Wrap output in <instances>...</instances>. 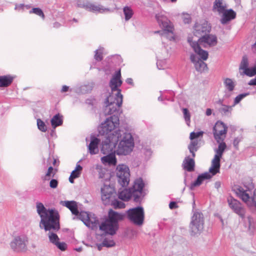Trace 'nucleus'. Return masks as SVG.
I'll return each instance as SVG.
<instances>
[{
	"instance_id": "obj_1",
	"label": "nucleus",
	"mask_w": 256,
	"mask_h": 256,
	"mask_svg": "<svg viewBox=\"0 0 256 256\" xmlns=\"http://www.w3.org/2000/svg\"><path fill=\"white\" fill-rule=\"evenodd\" d=\"M36 212L40 218V228L48 231L50 242L54 244L59 238L56 232L60 229V216L58 212L54 208H46L40 202L36 203Z\"/></svg>"
},
{
	"instance_id": "obj_2",
	"label": "nucleus",
	"mask_w": 256,
	"mask_h": 256,
	"mask_svg": "<svg viewBox=\"0 0 256 256\" xmlns=\"http://www.w3.org/2000/svg\"><path fill=\"white\" fill-rule=\"evenodd\" d=\"M119 118L116 114H113L106 119L104 123L98 127V132L101 136H105L102 140L101 152L104 154L116 152L115 148L120 137V134L116 132L114 129L119 126Z\"/></svg>"
},
{
	"instance_id": "obj_3",
	"label": "nucleus",
	"mask_w": 256,
	"mask_h": 256,
	"mask_svg": "<svg viewBox=\"0 0 256 256\" xmlns=\"http://www.w3.org/2000/svg\"><path fill=\"white\" fill-rule=\"evenodd\" d=\"M120 76V70L116 72L110 82L112 90V92L117 91V92L114 96L113 95H110L106 99V106L105 112L108 114H112L118 110L122 103V95L120 94V90L118 88V87L120 86L122 84Z\"/></svg>"
},
{
	"instance_id": "obj_4",
	"label": "nucleus",
	"mask_w": 256,
	"mask_h": 256,
	"mask_svg": "<svg viewBox=\"0 0 256 256\" xmlns=\"http://www.w3.org/2000/svg\"><path fill=\"white\" fill-rule=\"evenodd\" d=\"M217 142L219 144L218 148L215 150L216 154L212 160V166L209 169V172H206L200 174L196 180L190 184V190H192L195 186L201 184L204 180L210 179L213 176L220 172V158L226 148V145L224 141Z\"/></svg>"
},
{
	"instance_id": "obj_5",
	"label": "nucleus",
	"mask_w": 256,
	"mask_h": 256,
	"mask_svg": "<svg viewBox=\"0 0 256 256\" xmlns=\"http://www.w3.org/2000/svg\"><path fill=\"white\" fill-rule=\"evenodd\" d=\"M188 42L193 48L194 52L198 55L192 54L190 56L191 62L194 64L196 70L198 72H202L208 68L207 64L204 62L206 60L208 56V52L202 50L196 41H193L192 38H188Z\"/></svg>"
},
{
	"instance_id": "obj_6",
	"label": "nucleus",
	"mask_w": 256,
	"mask_h": 256,
	"mask_svg": "<svg viewBox=\"0 0 256 256\" xmlns=\"http://www.w3.org/2000/svg\"><path fill=\"white\" fill-rule=\"evenodd\" d=\"M144 186V184L142 178L136 179L132 188L129 189H124L119 192L118 198L122 200L128 201L133 196L134 201L138 202Z\"/></svg>"
},
{
	"instance_id": "obj_7",
	"label": "nucleus",
	"mask_w": 256,
	"mask_h": 256,
	"mask_svg": "<svg viewBox=\"0 0 256 256\" xmlns=\"http://www.w3.org/2000/svg\"><path fill=\"white\" fill-rule=\"evenodd\" d=\"M116 132L120 134L118 140L120 143L116 150L118 155H127L132 150L134 146V140L130 133L124 132L120 130H116Z\"/></svg>"
},
{
	"instance_id": "obj_8",
	"label": "nucleus",
	"mask_w": 256,
	"mask_h": 256,
	"mask_svg": "<svg viewBox=\"0 0 256 256\" xmlns=\"http://www.w3.org/2000/svg\"><path fill=\"white\" fill-rule=\"evenodd\" d=\"M156 19L162 28V30L155 31V34H159L162 38L172 40H174V27L168 18L160 14L156 16Z\"/></svg>"
},
{
	"instance_id": "obj_9",
	"label": "nucleus",
	"mask_w": 256,
	"mask_h": 256,
	"mask_svg": "<svg viewBox=\"0 0 256 256\" xmlns=\"http://www.w3.org/2000/svg\"><path fill=\"white\" fill-rule=\"evenodd\" d=\"M28 238L24 234L16 236L10 242L11 249L15 252H24L28 250Z\"/></svg>"
},
{
	"instance_id": "obj_10",
	"label": "nucleus",
	"mask_w": 256,
	"mask_h": 256,
	"mask_svg": "<svg viewBox=\"0 0 256 256\" xmlns=\"http://www.w3.org/2000/svg\"><path fill=\"white\" fill-rule=\"evenodd\" d=\"M102 193V200L104 204H110L114 208H123L125 207V204L118 200H110L113 194L112 189L107 186H105L104 188H101Z\"/></svg>"
},
{
	"instance_id": "obj_11",
	"label": "nucleus",
	"mask_w": 256,
	"mask_h": 256,
	"mask_svg": "<svg viewBox=\"0 0 256 256\" xmlns=\"http://www.w3.org/2000/svg\"><path fill=\"white\" fill-rule=\"evenodd\" d=\"M126 216L130 222L134 224L141 226L144 224V213L142 206H137L130 208L126 211Z\"/></svg>"
},
{
	"instance_id": "obj_12",
	"label": "nucleus",
	"mask_w": 256,
	"mask_h": 256,
	"mask_svg": "<svg viewBox=\"0 0 256 256\" xmlns=\"http://www.w3.org/2000/svg\"><path fill=\"white\" fill-rule=\"evenodd\" d=\"M204 216L202 213L196 212L192 217L190 224L191 236H194L200 234L204 228Z\"/></svg>"
},
{
	"instance_id": "obj_13",
	"label": "nucleus",
	"mask_w": 256,
	"mask_h": 256,
	"mask_svg": "<svg viewBox=\"0 0 256 256\" xmlns=\"http://www.w3.org/2000/svg\"><path fill=\"white\" fill-rule=\"evenodd\" d=\"M237 196L248 206L256 207V188L253 192V194L249 190H244L242 187L236 190Z\"/></svg>"
},
{
	"instance_id": "obj_14",
	"label": "nucleus",
	"mask_w": 256,
	"mask_h": 256,
	"mask_svg": "<svg viewBox=\"0 0 256 256\" xmlns=\"http://www.w3.org/2000/svg\"><path fill=\"white\" fill-rule=\"evenodd\" d=\"M118 182L122 187L128 185L130 182V172L129 168L125 164H119L116 168Z\"/></svg>"
},
{
	"instance_id": "obj_15",
	"label": "nucleus",
	"mask_w": 256,
	"mask_h": 256,
	"mask_svg": "<svg viewBox=\"0 0 256 256\" xmlns=\"http://www.w3.org/2000/svg\"><path fill=\"white\" fill-rule=\"evenodd\" d=\"M194 28V34L200 38L210 32L211 26L208 24L207 21L202 20L200 22H196Z\"/></svg>"
},
{
	"instance_id": "obj_16",
	"label": "nucleus",
	"mask_w": 256,
	"mask_h": 256,
	"mask_svg": "<svg viewBox=\"0 0 256 256\" xmlns=\"http://www.w3.org/2000/svg\"><path fill=\"white\" fill-rule=\"evenodd\" d=\"M229 207L236 214L243 218L245 215V209L242 204L232 197H229L227 199Z\"/></svg>"
},
{
	"instance_id": "obj_17",
	"label": "nucleus",
	"mask_w": 256,
	"mask_h": 256,
	"mask_svg": "<svg viewBox=\"0 0 256 256\" xmlns=\"http://www.w3.org/2000/svg\"><path fill=\"white\" fill-rule=\"evenodd\" d=\"M100 230L104 232L106 234L113 236L116 234L118 229V226L106 220L100 226Z\"/></svg>"
},
{
	"instance_id": "obj_18",
	"label": "nucleus",
	"mask_w": 256,
	"mask_h": 256,
	"mask_svg": "<svg viewBox=\"0 0 256 256\" xmlns=\"http://www.w3.org/2000/svg\"><path fill=\"white\" fill-rule=\"evenodd\" d=\"M220 19V23L223 25L228 24L236 17V12L232 9L224 10L222 12Z\"/></svg>"
},
{
	"instance_id": "obj_19",
	"label": "nucleus",
	"mask_w": 256,
	"mask_h": 256,
	"mask_svg": "<svg viewBox=\"0 0 256 256\" xmlns=\"http://www.w3.org/2000/svg\"><path fill=\"white\" fill-rule=\"evenodd\" d=\"M198 44V42L202 43L204 42L210 46H214L216 45L218 40L217 37L215 35L206 34L204 36H202V37L200 38L198 40V42H196Z\"/></svg>"
},
{
	"instance_id": "obj_20",
	"label": "nucleus",
	"mask_w": 256,
	"mask_h": 256,
	"mask_svg": "<svg viewBox=\"0 0 256 256\" xmlns=\"http://www.w3.org/2000/svg\"><path fill=\"white\" fill-rule=\"evenodd\" d=\"M124 216V214L114 212L110 209L108 212V218L106 220L118 226V221L122 220Z\"/></svg>"
},
{
	"instance_id": "obj_21",
	"label": "nucleus",
	"mask_w": 256,
	"mask_h": 256,
	"mask_svg": "<svg viewBox=\"0 0 256 256\" xmlns=\"http://www.w3.org/2000/svg\"><path fill=\"white\" fill-rule=\"evenodd\" d=\"M60 204L68 208L73 214L78 216L79 211L78 210L77 202L76 201L62 200L60 202Z\"/></svg>"
},
{
	"instance_id": "obj_22",
	"label": "nucleus",
	"mask_w": 256,
	"mask_h": 256,
	"mask_svg": "<svg viewBox=\"0 0 256 256\" xmlns=\"http://www.w3.org/2000/svg\"><path fill=\"white\" fill-rule=\"evenodd\" d=\"M87 10L93 12L104 13L110 12V10L108 8H104L100 4L96 5L90 2Z\"/></svg>"
},
{
	"instance_id": "obj_23",
	"label": "nucleus",
	"mask_w": 256,
	"mask_h": 256,
	"mask_svg": "<svg viewBox=\"0 0 256 256\" xmlns=\"http://www.w3.org/2000/svg\"><path fill=\"white\" fill-rule=\"evenodd\" d=\"M100 142L99 138L95 137L92 138L88 146V152L90 154H96L98 152V145Z\"/></svg>"
},
{
	"instance_id": "obj_24",
	"label": "nucleus",
	"mask_w": 256,
	"mask_h": 256,
	"mask_svg": "<svg viewBox=\"0 0 256 256\" xmlns=\"http://www.w3.org/2000/svg\"><path fill=\"white\" fill-rule=\"evenodd\" d=\"M115 152L108 153L107 155L101 158L102 162L104 164H108L110 165H116V159L114 154Z\"/></svg>"
},
{
	"instance_id": "obj_25",
	"label": "nucleus",
	"mask_w": 256,
	"mask_h": 256,
	"mask_svg": "<svg viewBox=\"0 0 256 256\" xmlns=\"http://www.w3.org/2000/svg\"><path fill=\"white\" fill-rule=\"evenodd\" d=\"M183 166L184 169L187 171L192 172L194 170L195 166L194 160L193 158L186 156L183 162Z\"/></svg>"
},
{
	"instance_id": "obj_26",
	"label": "nucleus",
	"mask_w": 256,
	"mask_h": 256,
	"mask_svg": "<svg viewBox=\"0 0 256 256\" xmlns=\"http://www.w3.org/2000/svg\"><path fill=\"white\" fill-rule=\"evenodd\" d=\"M200 140H191V142L188 146V149L189 150L190 152L192 154V156L193 158L196 156L195 152H196L200 147Z\"/></svg>"
},
{
	"instance_id": "obj_27",
	"label": "nucleus",
	"mask_w": 256,
	"mask_h": 256,
	"mask_svg": "<svg viewBox=\"0 0 256 256\" xmlns=\"http://www.w3.org/2000/svg\"><path fill=\"white\" fill-rule=\"evenodd\" d=\"M227 130L224 128L223 130H213L214 137L216 142H223L224 140Z\"/></svg>"
},
{
	"instance_id": "obj_28",
	"label": "nucleus",
	"mask_w": 256,
	"mask_h": 256,
	"mask_svg": "<svg viewBox=\"0 0 256 256\" xmlns=\"http://www.w3.org/2000/svg\"><path fill=\"white\" fill-rule=\"evenodd\" d=\"M14 77L10 75L0 76V87H7L12 82Z\"/></svg>"
},
{
	"instance_id": "obj_29",
	"label": "nucleus",
	"mask_w": 256,
	"mask_h": 256,
	"mask_svg": "<svg viewBox=\"0 0 256 256\" xmlns=\"http://www.w3.org/2000/svg\"><path fill=\"white\" fill-rule=\"evenodd\" d=\"M100 222L98 220L96 217H89L86 226L92 230L97 229L98 227L100 228Z\"/></svg>"
},
{
	"instance_id": "obj_30",
	"label": "nucleus",
	"mask_w": 256,
	"mask_h": 256,
	"mask_svg": "<svg viewBox=\"0 0 256 256\" xmlns=\"http://www.w3.org/2000/svg\"><path fill=\"white\" fill-rule=\"evenodd\" d=\"M226 8V4L223 2V0H215L213 8L216 9L219 14H221Z\"/></svg>"
},
{
	"instance_id": "obj_31",
	"label": "nucleus",
	"mask_w": 256,
	"mask_h": 256,
	"mask_svg": "<svg viewBox=\"0 0 256 256\" xmlns=\"http://www.w3.org/2000/svg\"><path fill=\"white\" fill-rule=\"evenodd\" d=\"M62 124V120L60 114H56L51 120V124L54 128L61 126Z\"/></svg>"
},
{
	"instance_id": "obj_32",
	"label": "nucleus",
	"mask_w": 256,
	"mask_h": 256,
	"mask_svg": "<svg viewBox=\"0 0 256 256\" xmlns=\"http://www.w3.org/2000/svg\"><path fill=\"white\" fill-rule=\"evenodd\" d=\"M232 106H228L224 105L222 108H220L218 111L222 114V115L225 116H229L231 114L232 110Z\"/></svg>"
},
{
	"instance_id": "obj_33",
	"label": "nucleus",
	"mask_w": 256,
	"mask_h": 256,
	"mask_svg": "<svg viewBox=\"0 0 256 256\" xmlns=\"http://www.w3.org/2000/svg\"><path fill=\"white\" fill-rule=\"evenodd\" d=\"M224 85L225 87L228 89L229 91H232L235 86V84L232 80L229 78H226L224 80Z\"/></svg>"
},
{
	"instance_id": "obj_34",
	"label": "nucleus",
	"mask_w": 256,
	"mask_h": 256,
	"mask_svg": "<svg viewBox=\"0 0 256 256\" xmlns=\"http://www.w3.org/2000/svg\"><path fill=\"white\" fill-rule=\"evenodd\" d=\"M124 18L126 20H128L132 18L133 16L134 12L132 9L128 6H125L124 8Z\"/></svg>"
},
{
	"instance_id": "obj_35",
	"label": "nucleus",
	"mask_w": 256,
	"mask_h": 256,
	"mask_svg": "<svg viewBox=\"0 0 256 256\" xmlns=\"http://www.w3.org/2000/svg\"><path fill=\"white\" fill-rule=\"evenodd\" d=\"M77 216H78V218L81 220L85 225L86 224V222H88L90 217L88 214L85 212H79V214Z\"/></svg>"
},
{
	"instance_id": "obj_36",
	"label": "nucleus",
	"mask_w": 256,
	"mask_h": 256,
	"mask_svg": "<svg viewBox=\"0 0 256 256\" xmlns=\"http://www.w3.org/2000/svg\"><path fill=\"white\" fill-rule=\"evenodd\" d=\"M90 4V2L88 0H77L76 4L77 6L84 8L87 10Z\"/></svg>"
},
{
	"instance_id": "obj_37",
	"label": "nucleus",
	"mask_w": 256,
	"mask_h": 256,
	"mask_svg": "<svg viewBox=\"0 0 256 256\" xmlns=\"http://www.w3.org/2000/svg\"><path fill=\"white\" fill-rule=\"evenodd\" d=\"M224 128L228 130V127L224 122L218 121L213 127V130H223Z\"/></svg>"
},
{
	"instance_id": "obj_38",
	"label": "nucleus",
	"mask_w": 256,
	"mask_h": 256,
	"mask_svg": "<svg viewBox=\"0 0 256 256\" xmlns=\"http://www.w3.org/2000/svg\"><path fill=\"white\" fill-rule=\"evenodd\" d=\"M184 117L186 120V122L188 126H190V114L186 108H183L182 109Z\"/></svg>"
},
{
	"instance_id": "obj_39",
	"label": "nucleus",
	"mask_w": 256,
	"mask_h": 256,
	"mask_svg": "<svg viewBox=\"0 0 256 256\" xmlns=\"http://www.w3.org/2000/svg\"><path fill=\"white\" fill-rule=\"evenodd\" d=\"M103 50H104V48L100 47L98 50H96L94 52H95L94 58L96 60L100 62L102 60V58H103V56H102Z\"/></svg>"
},
{
	"instance_id": "obj_40",
	"label": "nucleus",
	"mask_w": 256,
	"mask_h": 256,
	"mask_svg": "<svg viewBox=\"0 0 256 256\" xmlns=\"http://www.w3.org/2000/svg\"><path fill=\"white\" fill-rule=\"evenodd\" d=\"M204 133V132L202 131L198 132H192L190 134V140H198L197 138H199L200 137H202Z\"/></svg>"
},
{
	"instance_id": "obj_41",
	"label": "nucleus",
	"mask_w": 256,
	"mask_h": 256,
	"mask_svg": "<svg viewBox=\"0 0 256 256\" xmlns=\"http://www.w3.org/2000/svg\"><path fill=\"white\" fill-rule=\"evenodd\" d=\"M30 13H34L42 17L43 19L44 18V14L42 12V10L38 8H33L32 10L30 11Z\"/></svg>"
},
{
	"instance_id": "obj_42",
	"label": "nucleus",
	"mask_w": 256,
	"mask_h": 256,
	"mask_svg": "<svg viewBox=\"0 0 256 256\" xmlns=\"http://www.w3.org/2000/svg\"><path fill=\"white\" fill-rule=\"evenodd\" d=\"M244 74L249 76H254L256 74V66L252 68H246L244 70Z\"/></svg>"
},
{
	"instance_id": "obj_43",
	"label": "nucleus",
	"mask_w": 256,
	"mask_h": 256,
	"mask_svg": "<svg viewBox=\"0 0 256 256\" xmlns=\"http://www.w3.org/2000/svg\"><path fill=\"white\" fill-rule=\"evenodd\" d=\"M37 126L38 128L42 132H45L46 131V126L45 123L42 120L40 119L37 120Z\"/></svg>"
},
{
	"instance_id": "obj_44",
	"label": "nucleus",
	"mask_w": 256,
	"mask_h": 256,
	"mask_svg": "<svg viewBox=\"0 0 256 256\" xmlns=\"http://www.w3.org/2000/svg\"><path fill=\"white\" fill-rule=\"evenodd\" d=\"M102 246L107 248H110L115 245V242L113 240L104 238L102 242Z\"/></svg>"
},
{
	"instance_id": "obj_45",
	"label": "nucleus",
	"mask_w": 256,
	"mask_h": 256,
	"mask_svg": "<svg viewBox=\"0 0 256 256\" xmlns=\"http://www.w3.org/2000/svg\"><path fill=\"white\" fill-rule=\"evenodd\" d=\"M248 95V93L242 94L236 96L234 100V104L232 106H234L235 105L238 104L242 98Z\"/></svg>"
},
{
	"instance_id": "obj_46",
	"label": "nucleus",
	"mask_w": 256,
	"mask_h": 256,
	"mask_svg": "<svg viewBox=\"0 0 256 256\" xmlns=\"http://www.w3.org/2000/svg\"><path fill=\"white\" fill-rule=\"evenodd\" d=\"M248 64L247 58L246 56H243L240 65V68L244 70L246 68H248Z\"/></svg>"
},
{
	"instance_id": "obj_47",
	"label": "nucleus",
	"mask_w": 256,
	"mask_h": 256,
	"mask_svg": "<svg viewBox=\"0 0 256 256\" xmlns=\"http://www.w3.org/2000/svg\"><path fill=\"white\" fill-rule=\"evenodd\" d=\"M56 247L62 251H64L66 249L67 245L64 242H60L58 241L56 243L54 244Z\"/></svg>"
},
{
	"instance_id": "obj_48",
	"label": "nucleus",
	"mask_w": 256,
	"mask_h": 256,
	"mask_svg": "<svg viewBox=\"0 0 256 256\" xmlns=\"http://www.w3.org/2000/svg\"><path fill=\"white\" fill-rule=\"evenodd\" d=\"M53 170V168L52 166H50L48 168V172L46 173L45 176L44 177V180H50V174Z\"/></svg>"
},
{
	"instance_id": "obj_49",
	"label": "nucleus",
	"mask_w": 256,
	"mask_h": 256,
	"mask_svg": "<svg viewBox=\"0 0 256 256\" xmlns=\"http://www.w3.org/2000/svg\"><path fill=\"white\" fill-rule=\"evenodd\" d=\"M242 140V137H236V138L233 142V144L236 149H238V144Z\"/></svg>"
},
{
	"instance_id": "obj_50",
	"label": "nucleus",
	"mask_w": 256,
	"mask_h": 256,
	"mask_svg": "<svg viewBox=\"0 0 256 256\" xmlns=\"http://www.w3.org/2000/svg\"><path fill=\"white\" fill-rule=\"evenodd\" d=\"M182 19L184 24H189L191 22V17L188 14H184Z\"/></svg>"
},
{
	"instance_id": "obj_51",
	"label": "nucleus",
	"mask_w": 256,
	"mask_h": 256,
	"mask_svg": "<svg viewBox=\"0 0 256 256\" xmlns=\"http://www.w3.org/2000/svg\"><path fill=\"white\" fill-rule=\"evenodd\" d=\"M58 185V181L56 179H52L50 182V186L52 188H56Z\"/></svg>"
},
{
	"instance_id": "obj_52",
	"label": "nucleus",
	"mask_w": 256,
	"mask_h": 256,
	"mask_svg": "<svg viewBox=\"0 0 256 256\" xmlns=\"http://www.w3.org/2000/svg\"><path fill=\"white\" fill-rule=\"evenodd\" d=\"M80 174V173L79 172L74 170L72 172L70 175L72 176V177H73V178H76L79 177Z\"/></svg>"
},
{
	"instance_id": "obj_53",
	"label": "nucleus",
	"mask_w": 256,
	"mask_h": 256,
	"mask_svg": "<svg viewBox=\"0 0 256 256\" xmlns=\"http://www.w3.org/2000/svg\"><path fill=\"white\" fill-rule=\"evenodd\" d=\"M169 208L172 210L178 208V206L176 202H171L169 204Z\"/></svg>"
},
{
	"instance_id": "obj_54",
	"label": "nucleus",
	"mask_w": 256,
	"mask_h": 256,
	"mask_svg": "<svg viewBox=\"0 0 256 256\" xmlns=\"http://www.w3.org/2000/svg\"><path fill=\"white\" fill-rule=\"evenodd\" d=\"M248 84L250 86H256V77L254 78L248 82Z\"/></svg>"
},
{
	"instance_id": "obj_55",
	"label": "nucleus",
	"mask_w": 256,
	"mask_h": 256,
	"mask_svg": "<svg viewBox=\"0 0 256 256\" xmlns=\"http://www.w3.org/2000/svg\"><path fill=\"white\" fill-rule=\"evenodd\" d=\"M69 89V87L66 85L63 86L61 90L62 92H68Z\"/></svg>"
},
{
	"instance_id": "obj_56",
	"label": "nucleus",
	"mask_w": 256,
	"mask_h": 256,
	"mask_svg": "<svg viewBox=\"0 0 256 256\" xmlns=\"http://www.w3.org/2000/svg\"><path fill=\"white\" fill-rule=\"evenodd\" d=\"M82 170V166H80V164H77L74 170L76 171L79 172L81 173V171Z\"/></svg>"
},
{
	"instance_id": "obj_57",
	"label": "nucleus",
	"mask_w": 256,
	"mask_h": 256,
	"mask_svg": "<svg viewBox=\"0 0 256 256\" xmlns=\"http://www.w3.org/2000/svg\"><path fill=\"white\" fill-rule=\"evenodd\" d=\"M24 4H20V5H16L15 7V9L16 10H20L21 8H22L24 7Z\"/></svg>"
},
{
	"instance_id": "obj_58",
	"label": "nucleus",
	"mask_w": 256,
	"mask_h": 256,
	"mask_svg": "<svg viewBox=\"0 0 256 256\" xmlns=\"http://www.w3.org/2000/svg\"><path fill=\"white\" fill-rule=\"evenodd\" d=\"M212 114V110L210 108L206 109V116H210Z\"/></svg>"
},
{
	"instance_id": "obj_59",
	"label": "nucleus",
	"mask_w": 256,
	"mask_h": 256,
	"mask_svg": "<svg viewBox=\"0 0 256 256\" xmlns=\"http://www.w3.org/2000/svg\"><path fill=\"white\" fill-rule=\"evenodd\" d=\"M216 103L222 106H224V104H223V100H220V99Z\"/></svg>"
},
{
	"instance_id": "obj_60",
	"label": "nucleus",
	"mask_w": 256,
	"mask_h": 256,
	"mask_svg": "<svg viewBox=\"0 0 256 256\" xmlns=\"http://www.w3.org/2000/svg\"><path fill=\"white\" fill-rule=\"evenodd\" d=\"M126 82L128 84H132V78H128L126 80Z\"/></svg>"
},
{
	"instance_id": "obj_61",
	"label": "nucleus",
	"mask_w": 256,
	"mask_h": 256,
	"mask_svg": "<svg viewBox=\"0 0 256 256\" xmlns=\"http://www.w3.org/2000/svg\"><path fill=\"white\" fill-rule=\"evenodd\" d=\"M74 178H73V177H72V176L70 175L69 178V181L70 183L73 184L74 182Z\"/></svg>"
},
{
	"instance_id": "obj_62",
	"label": "nucleus",
	"mask_w": 256,
	"mask_h": 256,
	"mask_svg": "<svg viewBox=\"0 0 256 256\" xmlns=\"http://www.w3.org/2000/svg\"><path fill=\"white\" fill-rule=\"evenodd\" d=\"M60 24L58 22H56L54 24V28H58L60 27Z\"/></svg>"
},
{
	"instance_id": "obj_63",
	"label": "nucleus",
	"mask_w": 256,
	"mask_h": 256,
	"mask_svg": "<svg viewBox=\"0 0 256 256\" xmlns=\"http://www.w3.org/2000/svg\"><path fill=\"white\" fill-rule=\"evenodd\" d=\"M102 243L100 244H98V249L99 250H102Z\"/></svg>"
},
{
	"instance_id": "obj_64",
	"label": "nucleus",
	"mask_w": 256,
	"mask_h": 256,
	"mask_svg": "<svg viewBox=\"0 0 256 256\" xmlns=\"http://www.w3.org/2000/svg\"><path fill=\"white\" fill-rule=\"evenodd\" d=\"M82 248L81 247H80V248H76V250L77 252H80L82 251Z\"/></svg>"
}]
</instances>
